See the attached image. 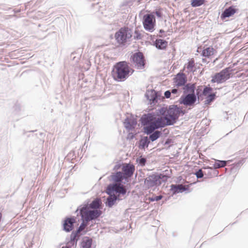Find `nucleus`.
<instances>
[{"mask_svg": "<svg viewBox=\"0 0 248 248\" xmlns=\"http://www.w3.org/2000/svg\"><path fill=\"white\" fill-rule=\"evenodd\" d=\"M171 142V140L167 139L165 142L164 145H169Z\"/></svg>", "mask_w": 248, "mask_h": 248, "instance_id": "de8ad7c7", "label": "nucleus"}, {"mask_svg": "<svg viewBox=\"0 0 248 248\" xmlns=\"http://www.w3.org/2000/svg\"><path fill=\"white\" fill-rule=\"evenodd\" d=\"M93 239L89 237H85L81 243V248H92Z\"/></svg>", "mask_w": 248, "mask_h": 248, "instance_id": "cd10ccee", "label": "nucleus"}, {"mask_svg": "<svg viewBox=\"0 0 248 248\" xmlns=\"http://www.w3.org/2000/svg\"><path fill=\"white\" fill-rule=\"evenodd\" d=\"M230 160L224 161L216 160L215 164L213 165V167L216 170L220 168L224 167L226 166L227 164L230 162Z\"/></svg>", "mask_w": 248, "mask_h": 248, "instance_id": "2f4dec72", "label": "nucleus"}, {"mask_svg": "<svg viewBox=\"0 0 248 248\" xmlns=\"http://www.w3.org/2000/svg\"><path fill=\"white\" fill-rule=\"evenodd\" d=\"M121 167L122 168V166L121 165V164L120 163H118L114 166L113 170H119Z\"/></svg>", "mask_w": 248, "mask_h": 248, "instance_id": "a18cd8bd", "label": "nucleus"}, {"mask_svg": "<svg viewBox=\"0 0 248 248\" xmlns=\"http://www.w3.org/2000/svg\"><path fill=\"white\" fill-rule=\"evenodd\" d=\"M164 115H158L155 113L154 124H152V127L154 131L160 128L165 127L168 125H172L170 120Z\"/></svg>", "mask_w": 248, "mask_h": 248, "instance_id": "9d476101", "label": "nucleus"}, {"mask_svg": "<svg viewBox=\"0 0 248 248\" xmlns=\"http://www.w3.org/2000/svg\"><path fill=\"white\" fill-rule=\"evenodd\" d=\"M77 245L76 242H72V240L70 239L66 244L65 246H63L62 248H72Z\"/></svg>", "mask_w": 248, "mask_h": 248, "instance_id": "58836bf2", "label": "nucleus"}, {"mask_svg": "<svg viewBox=\"0 0 248 248\" xmlns=\"http://www.w3.org/2000/svg\"><path fill=\"white\" fill-rule=\"evenodd\" d=\"M110 177L114 182L121 183L122 182L123 180H127L122 171H117L116 173H112L110 175Z\"/></svg>", "mask_w": 248, "mask_h": 248, "instance_id": "5701e85b", "label": "nucleus"}, {"mask_svg": "<svg viewBox=\"0 0 248 248\" xmlns=\"http://www.w3.org/2000/svg\"><path fill=\"white\" fill-rule=\"evenodd\" d=\"M216 93H215L209 94L206 97L204 104L205 105H210L216 99Z\"/></svg>", "mask_w": 248, "mask_h": 248, "instance_id": "473e14b6", "label": "nucleus"}, {"mask_svg": "<svg viewBox=\"0 0 248 248\" xmlns=\"http://www.w3.org/2000/svg\"><path fill=\"white\" fill-rule=\"evenodd\" d=\"M132 37V31L127 27L120 29L115 34V38L118 43L124 45Z\"/></svg>", "mask_w": 248, "mask_h": 248, "instance_id": "0eeeda50", "label": "nucleus"}, {"mask_svg": "<svg viewBox=\"0 0 248 248\" xmlns=\"http://www.w3.org/2000/svg\"><path fill=\"white\" fill-rule=\"evenodd\" d=\"M135 40H140L141 39V35L139 31L137 30L135 31V35L134 36Z\"/></svg>", "mask_w": 248, "mask_h": 248, "instance_id": "a19ab883", "label": "nucleus"}, {"mask_svg": "<svg viewBox=\"0 0 248 248\" xmlns=\"http://www.w3.org/2000/svg\"><path fill=\"white\" fill-rule=\"evenodd\" d=\"M195 66V62L194 60H191L186 64V67L187 69H189L190 71H192L193 68Z\"/></svg>", "mask_w": 248, "mask_h": 248, "instance_id": "4c0bfd02", "label": "nucleus"}, {"mask_svg": "<svg viewBox=\"0 0 248 248\" xmlns=\"http://www.w3.org/2000/svg\"><path fill=\"white\" fill-rule=\"evenodd\" d=\"M231 71L230 67H227L219 72L216 73L212 76L211 82L220 84L224 82L230 78Z\"/></svg>", "mask_w": 248, "mask_h": 248, "instance_id": "1a4fd4ad", "label": "nucleus"}, {"mask_svg": "<svg viewBox=\"0 0 248 248\" xmlns=\"http://www.w3.org/2000/svg\"><path fill=\"white\" fill-rule=\"evenodd\" d=\"M170 187L173 195L188 191L189 187L188 185L183 186L181 184H171Z\"/></svg>", "mask_w": 248, "mask_h": 248, "instance_id": "6ab92c4d", "label": "nucleus"}, {"mask_svg": "<svg viewBox=\"0 0 248 248\" xmlns=\"http://www.w3.org/2000/svg\"><path fill=\"white\" fill-rule=\"evenodd\" d=\"M169 178L164 173H153L148 175L144 179V185L146 188L156 187L160 186L162 183L166 182Z\"/></svg>", "mask_w": 248, "mask_h": 248, "instance_id": "20e7f679", "label": "nucleus"}, {"mask_svg": "<svg viewBox=\"0 0 248 248\" xmlns=\"http://www.w3.org/2000/svg\"><path fill=\"white\" fill-rule=\"evenodd\" d=\"M122 173L127 180L130 178L134 174L135 169V166L131 163H124L122 165Z\"/></svg>", "mask_w": 248, "mask_h": 248, "instance_id": "dca6fc26", "label": "nucleus"}, {"mask_svg": "<svg viewBox=\"0 0 248 248\" xmlns=\"http://www.w3.org/2000/svg\"><path fill=\"white\" fill-rule=\"evenodd\" d=\"M183 94L193 93L195 94L196 84L195 83H186L183 86Z\"/></svg>", "mask_w": 248, "mask_h": 248, "instance_id": "b1692460", "label": "nucleus"}, {"mask_svg": "<svg viewBox=\"0 0 248 248\" xmlns=\"http://www.w3.org/2000/svg\"><path fill=\"white\" fill-rule=\"evenodd\" d=\"M130 61L137 69L143 70L145 67L146 62L144 56L140 51L136 52L131 55Z\"/></svg>", "mask_w": 248, "mask_h": 248, "instance_id": "423d86ee", "label": "nucleus"}, {"mask_svg": "<svg viewBox=\"0 0 248 248\" xmlns=\"http://www.w3.org/2000/svg\"><path fill=\"white\" fill-rule=\"evenodd\" d=\"M86 207L84 209L80 210L79 213L81 217L82 222L80 226L77 228L76 231H73L70 235V239L72 242L77 243L78 240V234L81 232L84 228L88 225V223L90 221L95 220L102 214L101 211H90Z\"/></svg>", "mask_w": 248, "mask_h": 248, "instance_id": "f257e3e1", "label": "nucleus"}, {"mask_svg": "<svg viewBox=\"0 0 248 248\" xmlns=\"http://www.w3.org/2000/svg\"><path fill=\"white\" fill-rule=\"evenodd\" d=\"M137 124V120L133 116L126 117L124 122V126L127 130H132L135 129Z\"/></svg>", "mask_w": 248, "mask_h": 248, "instance_id": "4be33fe9", "label": "nucleus"}, {"mask_svg": "<svg viewBox=\"0 0 248 248\" xmlns=\"http://www.w3.org/2000/svg\"><path fill=\"white\" fill-rule=\"evenodd\" d=\"M155 113H148L143 114L140 118V122L143 126V132L144 133H150L151 131H154L152 127L154 124Z\"/></svg>", "mask_w": 248, "mask_h": 248, "instance_id": "39448f33", "label": "nucleus"}, {"mask_svg": "<svg viewBox=\"0 0 248 248\" xmlns=\"http://www.w3.org/2000/svg\"><path fill=\"white\" fill-rule=\"evenodd\" d=\"M194 174L196 175V177L198 179H201L202 178H205L203 168L202 169H199L198 170L196 171L194 173Z\"/></svg>", "mask_w": 248, "mask_h": 248, "instance_id": "c9c22d12", "label": "nucleus"}, {"mask_svg": "<svg viewBox=\"0 0 248 248\" xmlns=\"http://www.w3.org/2000/svg\"><path fill=\"white\" fill-rule=\"evenodd\" d=\"M160 93L156 92L155 90H147L145 94V96L151 105L157 103V100L159 99Z\"/></svg>", "mask_w": 248, "mask_h": 248, "instance_id": "4468645a", "label": "nucleus"}, {"mask_svg": "<svg viewBox=\"0 0 248 248\" xmlns=\"http://www.w3.org/2000/svg\"><path fill=\"white\" fill-rule=\"evenodd\" d=\"M171 93L173 94H176L178 93V90L177 89H172L171 91Z\"/></svg>", "mask_w": 248, "mask_h": 248, "instance_id": "09e8293b", "label": "nucleus"}, {"mask_svg": "<svg viewBox=\"0 0 248 248\" xmlns=\"http://www.w3.org/2000/svg\"><path fill=\"white\" fill-rule=\"evenodd\" d=\"M155 15L156 16L158 17H161L162 16V14L161 12L159 11H156L155 12Z\"/></svg>", "mask_w": 248, "mask_h": 248, "instance_id": "49530a36", "label": "nucleus"}, {"mask_svg": "<svg viewBox=\"0 0 248 248\" xmlns=\"http://www.w3.org/2000/svg\"><path fill=\"white\" fill-rule=\"evenodd\" d=\"M147 135H149L148 137V139H149L150 141H155L157 140L158 138H159L161 135H162V133L161 131H159L158 130H155V131H152L149 134L145 133Z\"/></svg>", "mask_w": 248, "mask_h": 248, "instance_id": "bb28decb", "label": "nucleus"}, {"mask_svg": "<svg viewBox=\"0 0 248 248\" xmlns=\"http://www.w3.org/2000/svg\"><path fill=\"white\" fill-rule=\"evenodd\" d=\"M197 102L195 94L193 93L183 94L179 100V103L186 107H193Z\"/></svg>", "mask_w": 248, "mask_h": 248, "instance_id": "f8f14e48", "label": "nucleus"}, {"mask_svg": "<svg viewBox=\"0 0 248 248\" xmlns=\"http://www.w3.org/2000/svg\"><path fill=\"white\" fill-rule=\"evenodd\" d=\"M171 95V92L170 91L168 90L165 92L164 93V96L166 98H169Z\"/></svg>", "mask_w": 248, "mask_h": 248, "instance_id": "c03bdc74", "label": "nucleus"}, {"mask_svg": "<svg viewBox=\"0 0 248 248\" xmlns=\"http://www.w3.org/2000/svg\"><path fill=\"white\" fill-rule=\"evenodd\" d=\"M205 179L213 178L217 176L219 173L217 170L215 169L213 167L208 166L203 167Z\"/></svg>", "mask_w": 248, "mask_h": 248, "instance_id": "412c9836", "label": "nucleus"}, {"mask_svg": "<svg viewBox=\"0 0 248 248\" xmlns=\"http://www.w3.org/2000/svg\"><path fill=\"white\" fill-rule=\"evenodd\" d=\"M76 222L75 217H66L62 223L63 231L67 232H71L74 229Z\"/></svg>", "mask_w": 248, "mask_h": 248, "instance_id": "2eb2a0df", "label": "nucleus"}, {"mask_svg": "<svg viewBox=\"0 0 248 248\" xmlns=\"http://www.w3.org/2000/svg\"><path fill=\"white\" fill-rule=\"evenodd\" d=\"M134 72L126 61L116 62L113 66L112 75L114 79L118 82L125 81Z\"/></svg>", "mask_w": 248, "mask_h": 248, "instance_id": "f03ea898", "label": "nucleus"}, {"mask_svg": "<svg viewBox=\"0 0 248 248\" xmlns=\"http://www.w3.org/2000/svg\"><path fill=\"white\" fill-rule=\"evenodd\" d=\"M164 32H165L162 29H160L159 31V32L160 33H164Z\"/></svg>", "mask_w": 248, "mask_h": 248, "instance_id": "8fccbe9b", "label": "nucleus"}, {"mask_svg": "<svg viewBox=\"0 0 248 248\" xmlns=\"http://www.w3.org/2000/svg\"><path fill=\"white\" fill-rule=\"evenodd\" d=\"M205 1V0H191V5L193 7H197L204 4Z\"/></svg>", "mask_w": 248, "mask_h": 248, "instance_id": "72a5a7b5", "label": "nucleus"}, {"mask_svg": "<svg viewBox=\"0 0 248 248\" xmlns=\"http://www.w3.org/2000/svg\"><path fill=\"white\" fill-rule=\"evenodd\" d=\"M203 62H205V60L204 59H202Z\"/></svg>", "mask_w": 248, "mask_h": 248, "instance_id": "3c124183", "label": "nucleus"}, {"mask_svg": "<svg viewBox=\"0 0 248 248\" xmlns=\"http://www.w3.org/2000/svg\"><path fill=\"white\" fill-rule=\"evenodd\" d=\"M14 108L16 111V113L18 112L21 109L20 106L18 104H16L14 107Z\"/></svg>", "mask_w": 248, "mask_h": 248, "instance_id": "79ce46f5", "label": "nucleus"}, {"mask_svg": "<svg viewBox=\"0 0 248 248\" xmlns=\"http://www.w3.org/2000/svg\"><path fill=\"white\" fill-rule=\"evenodd\" d=\"M135 135L134 133L131 132V133H129L127 135V139L128 140H130L133 139L135 138Z\"/></svg>", "mask_w": 248, "mask_h": 248, "instance_id": "37998d69", "label": "nucleus"}, {"mask_svg": "<svg viewBox=\"0 0 248 248\" xmlns=\"http://www.w3.org/2000/svg\"><path fill=\"white\" fill-rule=\"evenodd\" d=\"M150 143L148 137H141L139 141L138 147L140 149H145L147 148Z\"/></svg>", "mask_w": 248, "mask_h": 248, "instance_id": "a878e982", "label": "nucleus"}, {"mask_svg": "<svg viewBox=\"0 0 248 248\" xmlns=\"http://www.w3.org/2000/svg\"><path fill=\"white\" fill-rule=\"evenodd\" d=\"M107 193L108 195V196L105 202L106 206L111 208L116 203L117 201H121L119 199V196H115V194L109 192L108 190H107Z\"/></svg>", "mask_w": 248, "mask_h": 248, "instance_id": "a211bd4d", "label": "nucleus"}, {"mask_svg": "<svg viewBox=\"0 0 248 248\" xmlns=\"http://www.w3.org/2000/svg\"><path fill=\"white\" fill-rule=\"evenodd\" d=\"M101 201L100 200L98 199H95L94 200H93L92 202L89 204H85L84 205H81L79 207L77 208V209L76 211V212H78V211H80V210H82V209H84L85 207H86V209L87 208L88 210L90 211H101L100 210H98L100 207V204H101Z\"/></svg>", "mask_w": 248, "mask_h": 248, "instance_id": "ddd939ff", "label": "nucleus"}, {"mask_svg": "<svg viewBox=\"0 0 248 248\" xmlns=\"http://www.w3.org/2000/svg\"><path fill=\"white\" fill-rule=\"evenodd\" d=\"M212 90L213 89L210 86V85L204 86L202 91L203 95L207 96L209 94L211 93V92L212 91Z\"/></svg>", "mask_w": 248, "mask_h": 248, "instance_id": "e433bc0d", "label": "nucleus"}, {"mask_svg": "<svg viewBox=\"0 0 248 248\" xmlns=\"http://www.w3.org/2000/svg\"><path fill=\"white\" fill-rule=\"evenodd\" d=\"M107 190L115 194V196H119V199L121 200L126 198L125 196L127 193V189L123 185L121 184L113 183L108 186Z\"/></svg>", "mask_w": 248, "mask_h": 248, "instance_id": "6e6552de", "label": "nucleus"}, {"mask_svg": "<svg viewBox=\"0 0 248 248\" xmlns=\"http://www.w3.org/2000/svg\"><path fill=\"white\" fill-rule=\"evenodd\" d=\"M143 25L145 30L151 32L155 30V16L152 14H146L143 16Z\"/></svg>", "mask_w": 248, "mask_h": 248, "instance_id": "9b49d317", "label": "nucleus"}, {"mask_svg": "<svg viewBox=\"0 0 248 248\" xmlns=\"http://www.w3.org/2000/svg\"><path fill=\"white\" fill-rule=\"evenodd\" d=\"M159 114L161 115H165L170 120L171 124L173 125L176 123L180 116V114L184 115L186 113L185 110L176 105H171L167 107H162L159 110Z\"/></svg>", "mask_w": 248, "mask_h": 248, "instance_id": "7ed1b4c3", "label": "nucleus"}, {"mask_svg": "<svg viewBox=\"0 0 248 248\" xmlns=\"http://www.w3.org/2000/svg\"><path fill=\"white\" fill-rule=\"evenodd\" d=\"M163 198V196L162 195H158V196H155L152 197H149L148 198V200L150 202H153L155 201H158L160 200H161Z\"/></svg>", "mask_w": 248, "mask_h": 248, "instance_id": "ea45409f", "label": "nucleus"}, {"mask_svg": "<svg viewBox=\"0 0 248 248\" xmlns=\"http://www.w3.org/2000/svg\"><path fill=\"white\" fill-rule=\"evenodd\" d=\"M154 45L158 49L163 50L167 47L168 42L163 39H157L154 42Z\"/></svg>", "mask_w": 248, "mask_h": 248, "instance_id": "393cba45", "label": "nucleus"}, {"mask_svg": "<svg viewBox=\"0 0 248 248\" xmlns=\"http://www.w3.org/2000/svg\"><path fill=\"white\" fill-rule=\"evenodd\" d=\"M215 51V50L212 47H207L202 50V55L203 57L209 58L214 54Z\"/></svg>", "mask_w": 248, "mask_h": 248, "instance_id": "c756f323", "label": "nucleus"}, {"mask_svg": "<svg viewBox=\"0 0 248 248\" xmlns=\"http://www.w3.org/2000/svg\"><path fill=\"white\" fill-rule=\"evenodd\" d=\"M196 93L195 92V96L196 97V99L198 100L197 104L200 103V101L202 99V91H203V86H199L196 88Z\"/></svg>", "mask_w": 248, "mask_h": 248, "instance_id": "c85d7f7f", "label": "nucleus"}, {"mask_svg": "<svg viewBox=\"0 0 248 248\" xmlns=\"http://www.w3.org/2000/svg\"><path fill=\"white\" fill-rule=\"evenodd\" d=\"M173 80L177 87L183 86L187 82L186 77V75L183 73H178Z\"/></svg>", "mask_w": 248, "mask_h": 248, "instance_id": "aec40b11", "label": "nucleus"}, {"mask_svg": "<svg viewBox=\"0 0 248 248\" xmlns=\"http://www.w3.org/2000/svg\"><path fill=\"white\" fill-rule=\"evenodd\" d=\"M245 159H242L239 160L237 163H234L232 165L231 168L232 172H236L240 168V167L244 163Z\"/></svg>", "mask_w": 248, "mask_h": 248, "instance_id": "7c9ffc66", "label": "nucleus"}, {"mask_svg": "<svg viewBox=\"0 0 248 248\" xmlns=\"http://www.w3.org/2000/svg\"><path fill=\"white\" fill-rule=\"evenodd\" d=\"M238 11V9L235 6L232 5L224 9L222 12L220 18L223 21H226L227 18L232 16Z\"/></svg>", "mask_w": 248, "mask_h": 248, "instance_id": "f3484780", "label": "nucleus"}, {"mask_svg": "<svg viewBox=\"0 0 248 248\" xmlns=\"http://www.w3.org/2000/svg\"><path fill=\"white\" fill-rule=\"evenodd\" d=\"M146 161V158L143 157L142 156L137 157L136 159V162L138 163V165L140 166L141 167H143L145 165Z\"/></svg>", "mask_w": 248, "mask_h": 248, "instance_id": "f704fd0d", "label": "nucleus"}]
</instances>
